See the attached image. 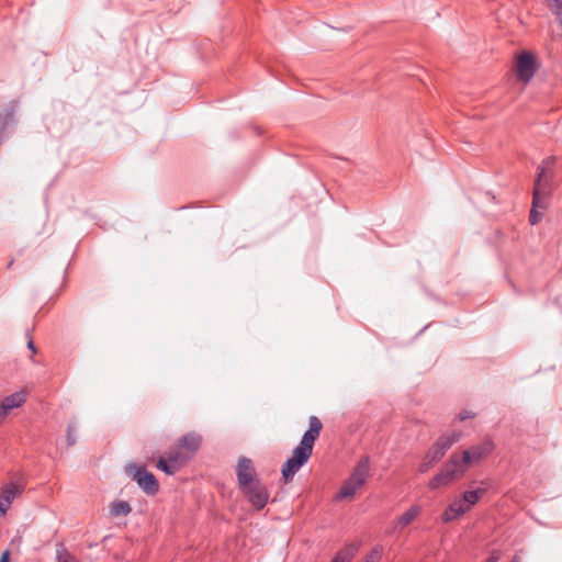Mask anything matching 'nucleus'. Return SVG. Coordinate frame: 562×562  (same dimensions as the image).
I'll return each instance as SVG.
<instances>
[{
	"label": "nucleus",
	"mask_w": 562,
	"mask_h": 562,
	"mask_svg": "<svg viewBox=\"0 0 562 562\" xmlns=\"http://www.w3.org/2000/svg\"><path fill=\"white\" fill-rule=\"evenodd\" d=\"M308 424V430L305 431L300 445L293 450L291 458L282 467L281 472L284 483L291 482L299 470L308 461L314 443L323 429V424L316 416H311Z\"/></svg>",
	"instance_id": "obj_1"
},
{
	"label": "nucleus",
	"mask_w": 562,
	"mask_h": 562,
	"mask_svg": "<svg viewBox=\"0 0 562 562\" xmlns=\"http://www.w3.org/2000/svg\"><path fill=\"white\" fill-rule=\"evenodd\" d=\"M446 453V450L437 441L425 454L422 463L419 464V472L426 473L430 468L434 467Z\"/></svg>",
	"instance_id": "obj_11"
},
{
	"label": "nucleus",
	"mask_w": 562,
	"mask_h": 562,
	"mask_svg": "<svg viewBox=\"0 0 562 562\" xmlns=\"http://www.w3.org/2000/svg\"><path fill=\"white\" fill-rule=\"evenodd\" d=\"M510 562H520V557L516 554Z\"/></svg>",
	"instance_id": "obj_32"
},
{
	"label": "nucleus",
	"mask_w": 562,
	"mask_h": 562,
	"mask_svg": "<svg viewBox=\"0 0 562 562\" xmlns=\"http://www.w3.org/2000/svg\"><path fill=\"white\" fill-rule=\"evenodd\" d=\"M59 562H78L72 555L66 554L59 558Z\"/></svg>",
	"instance_id": "obj_27"
},
{
	"label": "nucleus",
	"mask_w": 562,
	"mask_h": 562,
	"mask_svg": "<svg viewBox=\"0 0 562 562\" xmlns=\"http://www.w3.org/2000/svg\"><path fill=\"white\" fill-rule=\"evenodd\" d=\"M22 492V487L14 484V483H10V484H7L4 485L2 488H1V493H0V498L4 499L5 502H9L10 504L13 502V499L20 495Z\"/></svg>",
	"instance_id": "obj_16"
},
{
	"label": "nucleus",
	"mask_w": 562,
	"mask_h": 562,
	"mask_svg": "<svg viewBox=\"0 0 562 562\" xmlns=\"http://www.w3.org/2000/svg\"><path fill=\"white\" fill-rule=\"evenodd\" d=\"M554 14L557 15V19L562 27V9H551Z\"/></svg>",
	"instance_id": "obj_28"
},
{
	"label": "nucleus",
	"mask_w": 562,
	"mask_h": 562,
	"mask_svg": "<svg viewBox=\"0 0 562 562\" xmlns=\"http://www.w3.org/2000/svg\"><path fill=\"white\" fill-rule=\"evenodd\" d=\"M236 472L240 490L259 482L252 461L246 457L239 458Z\"/></svg>",
	"instance_id": "obj_9"
},
{
	"label": "nucleus",
	"mask_w": 562,
	"mask_h": 562,
	"mask_svg": "<svg viewBox=\"0 0 562 562\" xmlns=\"http://www.w3.org/2000/svg\"><path fill=\"white\" fill-rule=\"evenodd\" d=\"M0 562H10V553H9V551H4L1 554Z\"/></svg>",
	"instance_id": "obj_29"
},
{
	"label": "nucleus",
	"mask_w": 562,
	"mask_h": 562,
	"mask_svg": "<svg viewBox=\"0 0 562 562\" xmlns=\"http://www.w3.org/2000/svg\"><path fill=\"white\" fill-rule=\"evenodd\" d=\"M26 401V395L24 391L16 392L9 396H5L0 404V409L4 413L5 416L10 413L11 409L22 406V404Z\"/></svg>",
	"instance_id": "obj_14"
},
{
	"label": "nucleus",
	"mask_w": 562,
	"mask_h": 562,
	"mask_svg": "<svg viewBox=\"0 0 562 562\" xmlns=\"http://www.w3.org/2000/svg\"><path fill=\"white\" fill-rule=\"evenodd\" d=\"M27 347H29L33 352H36L35 346H34V344H33V341H32V340H30V341L27 342Z\"/></svg>",
	"instance_id": "obj_30"
},
{
	"label": "nucleus",
	"mask_w": 562,
	"mask_h": 562,
	"mask_svg": "<svg viewBox=\"0 0 562 562\" xmlns=\"http://www.w3.org/2000/svg\"><path fill=\"white\" fill-rule=\"evenodd\" d=\"M472 417H474V414H473V413H470V412H462V413H460V414L458 415V419H459L460 422H463V420H465V419H468V418H472Z\"/></svg>",
	"instance_id": "obj_25"
},
{
	"label": "nucleus",
	"mask_w": 562,
	"mask_h": 562,
	"mask_svg": "<svg viewBox=\"0 0 562 562\" xmlns=\"http://www.w3.org/2000/svg\"><path fill=\"white\" fill-rule=\"evenodd\" d=\"M382 557V548L375 547L371 550V552L366 557L363 562H379Z\"/></svg>",
	"instance_id": "obj_21"
},
{
	"label": "nucleus",
	"mask_w": 562,
	"mask_h": 562,
	"mask_svg": "<svg viewBox=\"0 0 562 562\" xmlns=\"http://www.w3.org/2000/svg\"><path fill=\"white\" fill-rule=\"evenodd\" d=\"M462 437L461 431H452L451 434L443 435L438 439V442L447 451L453 443L458 442Z\"/></svg>",
	"instance_id": "obj_18"
},
{
	"label": "nucleus",
	"mask_w": 562,
	"mask_h": 562,
	"mask_svg": "<svg viewBox=\"0 0 562 562\" xmlns=\"http://www.w3.org/2000/svg\"><path fill=\"white\" fill-rule=\"evenodd\" d=\"M469 510H470L469 504H467L461 498L456 499L453 503H451L448 506V508L442 514V520L445 522H449L451 520L458 519L459 517H461L463 514H465Z\"/></svg>",
	"instance_id": "obj_12"
},
{
	"label": "nucleus",
	"mask_w": 562,
	"mask_h": 562,
	"mask_svg": "<svg viewBox=\"0 0 562 562\" xmlns=\"http://www.w3.org/2000/svg\"><path fill=\"white\" fill-rule=\"evenodd\" d=\"M7 416L4 415V413L0 409V424L4 420Z\"/></svg>",
	"instance_id": "obj_31"
},
{
	"label": "nucleus",
	"mask_w": 562,
	"mask_h": 562,
	"mask_svg": "<svg viewBox=\"0 0 562 562\" xmlns=\"http://www.w3.org/2000/svg\"><path fill=\"white\" fill-rule=\"evenodd\" d=\"M501 558L499 551H494L491 557L486 560V562H497Z\"/></svg>",
	"instance_id": "obj_26"
},
{
	"label": "nucleus",
	"mask_w": 562,
	"mask_h": 562,
	"mask_svg": "<svg viewBox=\"0 0 562 562\" xmlns=\"http://www.w3.org/2000/svg\"><path fill=\"white\" fill-rule=\"evenodd\" d=\"M127 472L138 486L148 495H154L158 492L159 484L153 473L135 465L128 467Z\"/></svg>",
	"instance_id": "obj_7"
},
{
	"label": "nucleus",
	"mask_w": 562,
	"mask_h": 562,
	"mask_svg": "<svg viewBox=\"0 0 562 562\" xmlns=\"http://www.w3.org/2000/svg\"><path fill=\"white\" fill-rule=\"evenodd\" d=\"M241 492L247 497L249 503H251V505L258 510L266 506L269 498L267 490L260 484V482L241 488Z\"/></svg>",
	"instance_id": "obj_10"
},
{
	"label": "nucleus",
	"mask_w": 562,
	"mask_h": 562,
	"mask_svg": "<svg viewBox=\"0 0 562 562\" xmlns=\"http://www.w3.org/2000/svg\"><path fill=\"white\" fill-rule=\"evenodd\" d=\"M368 475L369 463L366 458L357 464L350 477L342 484L336 499L340 501L352 498L357 491L366 483Z\"/></svg>",
	"instance_id": "obj_3"
},
{
	"label": "nucleus",
	"mask_w": 562,
	"mask_h": 562,
	"mask_svg": "<svg viewBox=\"0 0 562 562\" xmlns=\"http://www.w3.org/2000/svg\"><path fill=\"white\" fill-rule=\"evenodd\" d=\"M190 458L189 453L176 443L168 451L167 458H159L156 465L166 474L172 475L178 472L190 460Z\"/></svg>",
	"instance_id": "obj_5"
},
{
	"label": "nucleus",
	"mask_w": 562,
	"mask_h": 562,
	"mask_svg": "<svg viewBox=\"0 0 562 562\" xmlns=\"http://www.w3.org/2000/svg\"><path fill=\"white\" fill-rule=\"evenodd\" d=\"M494 450V442L491 439H485L481 443L471 447L468 450H464L462 454L453 453L452 457L457 459L458 463L460 464V468L465 473L468 468L481 461L482 459L486 458L492 453Z\"/></svg>",
	"instance_id": "obj_4"
},
{
	"label": "nucleus",
	"mask_w": 562,
	"mask_h": 562,
	"mask_svg": "<svg viewBox=\"0 0 562 562\" xmlns=\"http://www.w3.org/2000/svg\"><path fill=\"white\" fill-rule=\"evenodd\" d=\"M357 550V546L350 544L339 551L331 562H350Z\"/></svg>",
	"instance_id": "obj_19"
},
{
	"label": "nucleus",
	"mask_w": 562,
	"mask_h": 562,
	"mask_svg": "<svg viewBox=\"0 0 562 562\" xmlns=\"http://www.w3.org/2000/svg\"><path fill=\"white\" fill-rule=\"evenodd\" d=\"M463 474L464 472L457 459L451 456L445 468L429 481L428 485L431 490H437L449 485L452 481L463 476Z\"/></svg>",
	"instance_id": "obj_6"
},
{
	"label": "nucleus",
	"mask_w": 562,
	"mask_h": 562,
	"mask_svg": "<svg viewBox=\"0 0 562 562\" xmlns=\"http://www.w3.org/2000/svg\"><path fill=\"white\" fill-rule=\"evenodd\" d=\"M72 431L74 427L69 425L67 430V441L69 446H72L76 442V438L74 437Z\"/></svg>",
	"instance_id": "obj_22"
},
{
	"label": "nucleus",
	"mask_w": 562,
	"mask_h": 562,
	"mask_svg": "<svg viewBox=\"0 0 562 562\" xmlns=\"http://www.w3.org/2000/svg\"><path fill=\"white\" fill-rule=\"evenodd\" d=\"M554 161L553 157H548L538 167L532 191V206L529 215V222L532 225H536L541 220L542 214L538 210H546L548 207Z\"/></svg>",
	"instance_id": "obj_2"
},
{
	"label": "nucleus",
	"mask_w": 562,
	"mask_h": 562,
	"mask_svg": "<svg viewBox=\"0 0 562 562\" xmlns=\"http://www.w3.org/2000/svg\"><path fill=\"white\" fill-rule=\"evenodd\" d=\"M484 493H485L484 488L469 491L463 494L461 499L464 501L467 504H469V508L471 509V507L474 506L479 502V499L482 497V495Z\"/></svg>",
	"instance_id": "obj_20"
},
{
	"label": "nucleus",
	"mask_w": 562,
	"mask_h": 562,
	"mask_svg": "<svg viewBox=\"0 0 562 562\" xmlns=\"http://www.w3.org/2000/svg\"><path fill=\"white\" fill-rule=\"evenodd\" d=\"M537 70L535 56L530 52H521L516 57L517 77L524 83H528Z\"/></svg>",
	"instance_id": "obj_8"
},
{
	"label": "nucleus",
	"mask_w": 562,
	"mask_h": 562,
	"mask_svg": "<svg viewBox=\"0 0 562 562\" xmlns=\"http://www.w3.org/2000/svg\"><path fill=\"white\" fill-rule=\"evenodd\" d=\"M202 438L199 434L190 432L181 437L177 441V445L192 457L194 452L199 450Z\"/></svg>",
	"instance_id": "obj_13"
},
{
	"label": "nucleus",
	"mask_w": 562,
	"mask_h": 562,
	"mask_svg": "<svg viewBox=\"0 0 562 562\" xmlns=\"http://www.w3.org/2000/svg\"><path fill=\"white\" fill-rule=\"evenodd\" d=\"M550 9H562V0H547Z\"/></svg>",
	"instance_id": "obj_24"
},
{
	"label": "nucleus",
	"mask_w": 562,
	"mask_h": 562,
	"mask_svg": "<svg viewBox=\"0 0 562 562\" xmlns=\"http://www.w3.org/2000/svg\"><path fill=\"white\" fill-rule=\"evenodd\" d=\"M11 504L9 502H5L4 499L0 498V514L5 515L9 510Z\"/></svg>",
	"instance_id": "obj_23"
},
{
	"label": "nucleus",
	"mask_w": 562,
	"mask_h": 562,
	"mask_svg": "<svg viewBox=\"0 0 562 562\" xmlns=\"http://www.w3.org/2000/svg\"><path fill=\"white\" fill-rule=\"evenodd\" d=\"M420 514V507L417 505L412 506L407 512H405L403 515H401L395 524L394 529L401 530L408 526L411 522H413L417 516Z\"/></svg>",
	"instance_id": "obj_15"
},
{
	"label": "nucleus",
	"mask_w": 562,
	"mask_h": 562,
	"mask_svg": "<svg viewBox=\"0 0 562 562\" xmlns=\"http://www.w3.org/2000/svg\"><path fill=\"white\" fill-rule=\"evenodd\" d=\"M132 508L125 501H114L110 505V513L114 517L127 516Z\"/></svg>",
	"instance_id": "obj_17"
}]
</instances>
